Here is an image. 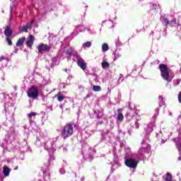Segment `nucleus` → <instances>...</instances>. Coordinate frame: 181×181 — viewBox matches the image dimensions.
Instances as JSON below:
<instances>
[{"instance_id": "f257e3e1", "label": "nucleus", "mask_w": 181, "mask_h": 181, "mask_svg": "<svg viewBox=\"0 0 181 181\" xmlns=\"http://www.w3.org/2000/svg\"><path fill=\"white\" fill-rule=\"evenodd\" d=\"M76 125L73 122L67 123L62 127V135L64 139H67L73 135Z\"/></svg>"}, {"instance_id": "f03ea898", "label": "nucleus", "mask_w": 181, "mask_h": 181, "mask_svg": "<svg viewBox=\"0 0 181 181\" xmlns=\"http://www.w3.org/2000/svg\"><path fill=\"white\" fill-rule=\"evenodd\" d=\"M159 70L160 71V76L165 81L170 82V75L169 74V68L165 64H160L159 65Z\"/></svg>"}, {"instance_id": "7ed1b4c3", "label": "nucleus", "mask_w": 181, "mask_h": 181, "mask_svg": "<svg viewBox=\"0 0 181 181\" xmlns=\"http://www.w3.org/2000/svg\"><path fill=\"white\" fill-rule=\"evenodd\" d=\"M27 95L29 98L36 100L39 97V89L35 86H31L27 91Z\"/></svg>"}, {"instance_id": "20e7f679", "label": "nucleus", "mask_w": 181, "mask_h": 181, "mask_svg": "<svg viewBox=\"0 0 181 181\" xmlns=\"http://www.w3.org/2000/svg\"><path fill=\"white\" fill-rule=\"evenodd\" d=\"M124 163L127 168H130L132 169H135L136 166H138V161L132 159V158H126L124 160Z\"/></svg>"}, {"instance_id": "39448f33", "label": "nucleus", "mask_w": 181, "mask_h": 181, "mask_svg": "<svg viewBox=\"0 0 181 181\" xmlns=\"http://www.w3.org/2000/svg\"><path fill=\"white\" fill-rule=\"evenodd\" d=\"M50 49H52L51 45H45L41 43L37 47L38 53H43V52H50Z\"/></svg>"}, {"instance_id": "423d86ee", "label": "nucleus", "mask_w": 181, "mask_h": 181, "mask_svg": "<svg viewBox=\"0 0 181 181\" xmlns=\"http://www.w3.org/2000/svg\"><path fill=\"white\" fill-rule=\"evenodd\" d=\"M33 43H35V37L32 35H29L27 38L26 46L30 49H32V46H33Z\"/></svg>"}, {"instance_id": "0eeeda50", "label": "nucleus", "mask_w": 181, "mask_h": 181, "mask_svg": "<svg viewBox=\"0 0 181 181\" xmlns=\"http://www.w3.org/2000/svg\"><path fill=\"white\" fill-rule=\"evenodd\" d=\"M77 64L81 67V69H82V70H86V69H87V64L82 58L78 59Z\"/></svg>"}, {"instance_id": "6e6552de", "label": "nucleus", "mask_w": 181, "mask_h": 181, "mask_svg": "<svg viewBox=\"0 0 181 181\" xmlns=\"http://www.w3.org/2000/svg\"><path fill=\"white\" fill-rule=\"evenodd\" d=\"M13 33V31H12V29H11V25H7L4 30V35L6 37H10V36H12Z\"/></svg>"}, {"instance_id": "1a4fd4ad", "label": "nucleus", "mask_w": 181, "mask_h": 181, "mask_svg": "<svg viewBox=\"0 0 181 181\" xmlns=\"http://www.w3.org/2000/svg\"><path fill=\"white\" fill-rule=\"evenodd\" d=\"M10 173H11V168H9L7 165H4L3 168V175H4V177H8Z\"/></svg>"}, {"instance_id": "9d476101", "label": "nucleus", "mask_w": 181, "mask_h": 181, "mask_svg": "<svg viewBox=\"0 0 181 181\" xmlns=\"http://www.w3.org/2000/svg\"><path fill=\"white\" fill-rule=\"evenodd\" d=\"M25 40H26V37H25L19 38L16 44V46L17 47H21V46H23V43H25Z\"/></svg>"}, {"instance_id": "9b49d317", "label": "nucleus", "mask_w": 181, "mask_h": 181, "mask_svg": "<svg viewBox=\"0 0 181 181\" xmlns=\"http://www.w3.org/2000/svg\"><path fill=\"white\" fill-rule=\"evenodd\" d=\"M117 119L121 122L124 121V115H122V109L117 110Z\"/></svg>"}, {"instance_id": "f8f14e48", "label": "nucleus", "mask_w": 181, "mask_h": 181, "mask_svg": "<svg viewBox=\"0 0 181 181\" xmlns=\"http://www.w3.org/2000/svg\"><path fill=\"white\" fill-rule=\"evenodd\" d=\"M158 104L159 107H163V108L166 107V105L165 104V100H163V96L159 95L158 97Z\"/></svg>"}, {"instance_id": "ddd939ff", "label": "nucleus", "mask_w": 181, "mask_h": 181, "mask_svg": "<svg viewBox=\"0 0 181 181\" xmlns=\"http://www.w3.org/2000/svg\"><path fill=\"white\" fill-rule=\"evenodd\" d=\"M36 115H37V112H32L27 115V117L29 119L30 122H32V117H36Z\"/></svg>"}, {"instance_id": "4468645a", "label": "nucleus", "mask_w": 181, "mask_h": 181, "mask_svg": "<svg viewBox=\"0 0 181 181\" xmlns=\"http://www.w3.org/2000/svg\"><path fill=\"white\" fill-rule=\"evenodd\" d=\"M57 100L58 101H59V103H62V101L64 100V98H66L64 97V95H62V92H59L57 95Z\"/></svg>"}, {"instance_id": "2eb2a0df", "label": "nucleus", "mask_w": 181, "mask_h": 181, "mask_svg": "<svg viewBox=\"0 0 181 181\" xmlns=\"http://www.w3.org/2000/svg\"><path fill=\"white\" fill-rule=\"evenodd\" d=\"M102 49L103 52H107L108 49H110V47H108V45L107 43H104L102 45Z\"/></svg>"}, {"instance_id": "dca6fc26", "label": "nucleus", "mask_w": 181, "mask_h": 181, "mask_svg": "<svg viewBox=\"0 0 181 181\" xmlns=\"http://www.w3.org/2000/svg\"><path fill=\"white\" fill-rule=\"evenodd\" d=\"M163 25L165 26H168V25H170V21L168 18H164L163 20Z\"/></svg>"}, {"instance_id": "f3484780", "label": "nucleus", "mask_w": 181, "mask_h": 181, "mask_svg": "<svg viewBox=\"0 0 181 181\" xmlns=\"http://www.w3.org/2000/svg\"><path fill=\"white\" fill-rule=\"evenodd\" d=\"M102 67H103V69H108V67H110V64L107 62H103Z\"/></svg>"}, {"instance_id": "a211bd4d", "label": "nucleus", "mask_w": 181, "mask_h": 181, "mask_svg": "<svg viewBox=\"0 0 181 181\" xmlns=\"http://www.w3.org/2000/svg\"><path fill=\"white\" fill-rule=\"evenodd\" d=\"M93 90L95 92L101 91V86H93Z\"/></svg>"}, {"instance_id": "6ab92c4d", "label": "nucleus", "mask_w": 181, "mask_h": 181, "mask_svg": "<svg viewBox=\"0 0 181 181\" xmlns=\"http://www.w3.org/2000/svg\"><path fill=\"white\" fill-rule=\"evenodd\" d=\"M33 22L34 21H32L31 22L28 23L27 25H25V28L27 29H32V26H33Z\"/></svg>"}, {"instance_id": "aec40b11", "label": "nucleus", "mask_w": 181, "mask_h": 181, "mask_svg": "<svg viewBox=\"0 0 181 181\" xmlns=\"http://www.w3.org/2000/svg\"><path fill=\"white\" fill-rule=\"evenodd\" d=\"M165 181H172V174L169 173L166 174Z\"/></svg>"}, {"instance_id": "412c9836", "label": "nucleus", "mask_w": 181, "mask_h": 181, "mask_svg": "<svg viewBox=\"0 0 181 181\" xmlns=\"http://www.w3.org/2000/svg\"><path fill=\"white\" fill-rule=\"evenodd\" d=\"M83 47H91V42L87 41L84 44H83Z\"/></svg>"}, {"instance_id": "4be33fe9", "label": "nucleus", "mask_w": 181, "mask_h": 181, "mask_svg": "<svg viewBox=\"0 0 181 181\" xmlns=\"http://www.w3.org/2000/svg\"><path fill=\"white\" fill-rule=\"evenodd\" d=\"M170 25H171V26H173L175 25H177V23L176 22V18H173L170 21Z\"/></svg>"}, {"instance_id": "5701e85b", "label": "nucleus", "mask_w": 181, "mask_h": 181, "mask_svg": "<svg viewBox=\"0 0 181 181\" xmlns=\"http://www.w3.org/2000/svg\"><path fill=\"white\" fill-rule=\"evenodd\" d=\"M6 40L8 46H12V45H13L12 40H11V38L9 37H6Z\"/></svg>"}, {"instance_id": "b1692460", "label": "nucleus", "mask_w": 181, "mask_h": 181, "mask_svg": "<svg viewBox=\"0 0 181 181\" xmlns=\"http://www.w3.org/2000/svg\"><path fill=\"white\" fill-rule=\"evenodd\" d=\"M177 98H178V103H179L180 104H181V91H180V92L178 93Z\"/></svg>"}, {"instance_id": "393cba45", "label": "nucleus", "mask_w": 181, "mask_h": 181, "mask_svg": "<svg viewBox=\"0 0 181 181\" xmlns=\"http://www.w3.org/2000/svg\"><path fill=\"white\" fill-rule=\"evenodd\" d=\"M28 28H26V25H24V26L23 27V29L21 30V31H22V32H25V33H28Z\"/></svg>"}, {"instance_id": "a878e982", "label": "nucleus", "mask_w": 181, "mask_h": 181, "mask_svg": "<svg viewBox=\"0 0 181 181\" xmlns=\"http://www.w3.org/2000/svg\"><path fill=\"white\" fill-rule=\"evenodd\" d=\"M135 127L136 129H139V122H138V120H136L135 122Z\"/></svg>"}, {"instance_id": "bb28decb", "label": "nucleus", "mask_w": 181, "mask_h": 181, "mask_svg": "<svg viewBox=\"0 0 181 181\" xmlns=\"http://www.w3.org/2000/svg\"><path fill=\"white\" fill-rule=\"evenodd\" d=\"M177 149L179 151V152H181V142L177 144Z\"/></svg>"}, {"instance_id": "cd10ccee", "label": "nucleus", "mask_w": 181, "mask_h": 181, "mask_svg": "<svg viewBox=\"0 0 181 181\" xmlns=\"http://www.w3.org/2000/svg\"><path fill=\"white\" fill-rule=\"evenodd\" d=\"M3 60H6V57H5L4 56H1L0 57V62H2Z\"/></svg>"}, {"instance_id": "c85d7f7f", "label": "nucleus", "mask_w": 181, "mask_h": 181, "mask_svg": "<svg viewBox=\"0 0 181 181\" xmlns=\"http://www.w3.org/2000/svg\"><path fill=\"white\" fill-rule=\"evenodd\" d=\"M11 15L12 16V15H13V8H11Z\"/></svg>"}, {"instance_id": "c756f323", "label": "nucleus", "mask_w": 181, "mask_h": 181, "mask_svg": "<svg viewBox=\"0 0 181 181\" xmlns=\"http://www.w3.org/2000/svg\"><path fill=\"white\" fill-rule=\"evenodd\" d=\"M89 159L90 160H93V159H94V157H93V156H89Z\"/></svg>"}, {"instance_id": "7c9ffc66", "label": "nucleus", "mask_w": 181, "mask_h": 181, "mask_svg": "<svg viewBox=\"0 0 181 181\" xmlns=\"http://www.w3.org/2000/svg\"><path fill=\"white\" fill-rule=\"evenodd\" d=\"M90 95H86V98H90Z\"/></svg>"}, {"instance_id": "2f4dec72", "label": "nucleus", "mask_w": 181, "mask_h": 181, "mask_svg": "<svg viewBox=\"0 0 181 181\" xmlns=\"http://www.w3.org/2000/svg\"><path fill=\"white\" fill-rule=\"evenodd\" d=\"M178 159H179V160H181V157H179Z\"/></svg>"}, {"instance_id": "473e14b6", "label": "nucleus", "mask_w": 181, "mask_h": 181, "mask_svg": "<svg viewBox=\"0 0 181 181\" xmlns=\"http://www.w3.org/2000/svg\"><path fill=\"white\" fill-rule=\"evenodd\" d=\"M65 71H66V73H67V69H65Z\"/></svg>"}]
</instances>
